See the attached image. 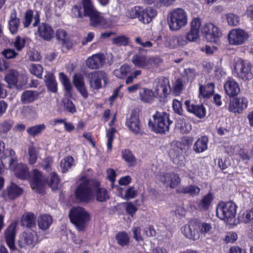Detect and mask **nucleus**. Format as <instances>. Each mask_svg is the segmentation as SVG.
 <instances>
[{"label":"nucleus","mask_w":253,"mask_h":253,"mask_svg":"<svg viewBox=\"0 0 253 253\" xmlns=\"http://www.w3.org/2000/svg\"><path fill=\"white\" fill-rule=\"evenodd\" d=\"M52 190H55L59 188V178L57 173L54 172L50 174V178L47 181L45 177L41 172L37 169L33 170V175L30 179V184L32 188L36 192L41 193L43 191V187L46 182Z\"/></svg>","instance_id":"f257e3e1"},{"label":"nucleus","mask_w":253,"mask_h":253,"mask_svg":"<svg viewBox=\"0 0 253 253\" xmlns=\"http://www.w3.org/2000/svg\"><path fill=\"white\" fill-rule=\"evenodd\" d=\"M99 186L98 181L84 179L77 187L75 196L80 201L88 202L94 199V192Z\"/></svg>","instance_id":"f03ea898"},{"label":"nucleus","mask_w":253,"mask_h":253,"mask_svg":"<svg viewBox=\"0 0 253 253\" xmlns=\"http://www.w3.org/2000/svg\"><path fill=\"white\" fill-rule=\"evenodd\" d=\"M152 118L153 120H149L148 125L154 132L163 134L169 131V125L172 122L169 120L168 114L157 111Z\"/></svg>","instance_id":"7ed1b4c3"},{"label":"nucleus","mask_w":253,"mask_h":253,"mask_svg":"<svg viewBox=\"0 0 253 253\" xmlns=\"http://www.w3.org/2000/svg\"><path fill=\"white\" fill-rule=\"evenodd\" d=\"M188 14L182 8H177L169 12L168 24L172 31H178L185 27L188 24Z\"/></svg>","instance_id":"20e7f679"},{"label":"nucleus","mask_w":253,"mask_h":253,"mask_svg":"<svg viewBox=\"0 0 253 253\" xmlns=\"http://www.w3.org/2000/svg\"><path fill=\"white\" fill-rule=\"evenodd\" d=\"M71 221L79 231L83 230L90 219L89 214L83 208H73L69 214Z\"/></svg>","instance_id":"39448f33"},{"label":"nucleus","mask_w":253,"mask_h":253,"mask_svg":"<svg viewBox=\"0 0 253 253\" xmlns=\"http://www.w3.org/2000/svg\"><path fill=\"white\" fill-rule=\"evenodd\" d=\"M236 213V206L233 202H220L217 206L216 216L229 224L234 223Z\"/></svg>","instance_id":"423d86ee"},{"label":"nucleus","mask_w":253,"mask_h":253,"mask_svg":"<svg viewBox=\"0 0 253 253\" xmlns=\"http://www.w3.org/2000/svg\"><path fill=\"white\" fill-rule=\"evenodd\" d=\"M234 72L236 76L244 81L253 78V65L247 60L238 59L235 63Z\"/></svg>","instance_id":"0eeeda50"},{"label":"nucleus","mask_w":253,"mask_h":253,"mask_svg":"<svg viewBox=\"0 0 253 253\" xmlns=\"http://www.w3.org/2000/svg\"><path fill=\"white\" fill-rule=\"evenodd\" d=\"M86 12L88 13L87 16L89 17L90 25L94 27L106 28L110 25L102 14L94 8L93 3L90 5L89 3H86Z\"/></svg>","instance_id":"6e6552de"},{"label":"nucleus","mask_w":253,"mask_h":253,"mask_svg":"<svg viewBox=\"0 0 253 253\" xmlns=\"http://www.w3.org/2000/svg\"><path fill=\"white\" fill-rule=\"evenodd\" d=\"M132 62L139 68L152 69L157 67L161 62V59L157 57H146L141 54L133 56Z\"/></svg>","instance_id":"1a4fd4ad"},{"label":"nucleus","mask_w":253,"mask_h":253,"mask_svg":"<svg viewBox=\"0 0 253 253\" xmlns=\"http://www.w3.org/2000/svg\"><path fill=\"white\" fill-rule=\"evenodd\" d=\"M154 85L156 97L165 98L171 92L169 80L167 78L164 77H158L155 80Z\"/></svg>","instance_id":"9d476101"},{"label":"nucleus","mask_w":253,"mask_h":253,"mask_svg":"<svg viewBox=\"0 0 253 253\" xmlns=\"http://www.w3.org/2000/svg\"><path fill=\"white\" fill-rule=\"evenodd\" d=\"M87 78L89 86L92 89H99L105 86L108 81L106 73L101 71H94L88 74Z\"/></svg>","instance_id":"9b49d317"},{"label":"nucleus","mask_w":253,"mask_h":253,"mask_svg":"<svg viewBox=\"0 0 253 253\" xmlns=\"http://www.w3.org/2000/svg\"><path fill=\"white\" fill-rule=\"evenodd\" d=\"M248 32L240 28L231 30L228 34V40L229 44L240 45L244 44L249 38Z\"/></svg>","instance_id":"f8f14e48"},{"label":"nucleus","mask_w":253,"mask_h":253,"mask_svg":"<svg viewBox=\"0 0 253 253\" xmlns=\"http://www.w3.org/2000/svg\"><path fill=\"white\" fill-rule=\"evenodd\" d=\"M157 178L166 187L171 189L177 188L181 183L179 175L173 172L161 173L158 175Z\"/></svg>","instance_id":"ddd939ff"},{"label":"nucleus","mask_w":253,"mask_h":253,"mask_svg":"<svg viewBox=\"0 0 253 253\" xmlns=\"http://www.w3.org/2000/svg\"><path fill=\"white\" fill-rule=\"evenodd\" d=\"M38 242L37 232L35 231L26 230L20 236L18 244L21 248H32Z\"/></svg>","instance_id":"4468645a"},{"label":"nucleus","mask_w":253,"mask_h":253,"mask_svg":"<svg viewBox=\"0 0 253 253\" xmlns=\"http://www.w3.org/2000/svg\"><path fill=\"white\" fill-rule=\"evenodd\" d=\"M201 32L204 34L206 39L209 42H215L222 35L219 28L211 23H207L201 27Z\"/></svg>","instance_id":"2eb2a0df"},{"label":"nucleus","mask_w":253,"mask_h":253,"mask_svg":"<svg viewBox=\"0 0 253 253\" xmlns=\"http://www.w3.org/2000/svg\"><path fill=\"white\" fill-rule=\"evenodd\" d=\"M248 104V99L244 97H236L230 100L228 110L231 112L240 113Z\"/></svg>","instance_id":"dca6fc26"},{"label":"nucleus","mask_w":253,"mask_h":253,"mask_svg":"<svg viewBox=\"0 0 253 253\" xmlns=\"http://www.w3.org/2000/svg\"><path fill=\"white\" fill-rule=\"evenodd\" d=\"M0 161L3 168L12 169V166L17 162L15 152L11 149H6L0 157Z\"/></svg>","instance_id":"f3484780"},{"label":"nucleus","mask_w":253,"mask_h":253,"mask_svg":"<svg viewBox=\"0 0 253 253\" xmlns=\"http://www.w3.org/2000/svg\"><path fill=\"white\" fill-rule=\"evenodd\" d=\"M188 112L192 113L199 118H204L206 113L205 108L203 105H197L190 100H186L184 102Z\"/></svg>","instance_id":"a211bd4d"},{"label":"nucleus","mask_w":253,"mask_h":253,"mask_svg":"<svg viewBox=\"0 0 253 253\" xmlns=\"http://www.w3.org/2000/svg\"><path fill=\"white\" fill-rule=\"evenodd\" d=\"M126 125L129 129L134 134L140 133L141 129V125L139 119L138 115L136 112H132L129 117L126 121Z\"/></svg>","instance_id":"6ab92c4d"},{"label":"nucleus","mask_w":253,"mask_h":253,"mask_svg":"<svg viewBox=\"0 0 253 253\" xmlns=\"http://www.w3.org/2000/svg\"><path fill=\"white\" fill-rule=\"evenodd\" d=\"M17 226L16 222L12 223L5 232V237L6 244L11 251L16 250L15 245V228Z\"/></svg>","instance_id":"aec40b11"},{"label":"nucleus","mask_w":253,"mask_h":253,"mask_svg":"<svg viewBox=\"0 0 253 253\" xmlns=\"http://www.w3.org/2000/svg\"><path fill=\"white\" fill-rule=\"evenodd\" d=\"M105 63V56L103 54L97 53L88 57L86 64L90 69H98L101 68Z\"/></svg>","instance_id":"412c9836"},{"label":"nucleus","mask_w":253,"mask_h":253,"mask_svg":"<svg viewBox=\"0 0 253 253\" xmlns=\"http://www.w3.org/2000/svg\"><path fill=\"white\" fill-rule=\"evenodd\" d=\"M156 9L151 6L143 8L141 7L139 20L144 24H149L157 15Z\"/></svg>","instance_id":"4be33fe9"},{"label":"nucleus","mask_w":253,"mask_h":253,"mask_svg":"<svg viewBox=\"0 0 253 253\" xmlns=\"http://www.w3.org/2000/svg\"><path fill=\"white\" fill-rule=\"evenodd\" d=\"M87 2L92 5V2L91 0H82V2L74 5L71 9L72 16L77 18H82L87 16L88 13L86 12L85 9Z\"/></svg>","instance_id":"5701e85b"},{"label":"nucleus","mask_w":253,"mask_h":253,"mask_svg":"<svg viewBox=\"0 0 253 253\" xmlns=\"http://www.w3.org/2000/svg\"><path fill=\"white\" fill-rule=\"evenodd\" d=\"M195 229V224L190 222L181 227V232L186 238L196 240L200 238V233Z\"/></svg>","instance_id":"b1692460"},{"label":"nucleus","mask_w":253,"mask_h":253,"mask_svg":"<svg viewBox=\"0 0 253 253\" xmlns=\"http://www.w3.org/2000/svg\"><path fill=\"white\" fill-rule=\"evenodd\" d=\"M225 92L229 96H234L238 94L240 88L238 83L234 79L229 78L224 83Z\"/></svg>","instance_id":"393cba45"},{"label":"nucleus","mask_w":253,"mask_h":253,"mask_svg":"<svg viewBox=\"0 0 253 253\" xmlns=\"http://www.w3.org/2000/svg\"><path fill=\"white\" fill-rule=\"evenodd\" d=\"M38 33L41 38L46 41H50L53 37L54 31L48 24L42 23L40 25Z\"/></svg>","instance_id":"a878e982"},{"label":"nucleus","mask_w":253,"mask_h":253,"mask_svg":"<svg viewBox=\"0 0 253 253\" xmlns=\"http://www.w3.org/2000/svg\"><path fill=\"white\" fill-rule=\"evenodd\" d=\"M39 93L35 90H27L21 95L20 100L22 104L31 103L38 99Z\"/></svg>","instance_id":"bb28decb"},{"label":"nucleus","mask_w":253,"mask_h":253,"mask_svg":"<svg viewBox=\"0 0 253 253\" xmlns=\"http://www.w3.org/2000/svg\"><path fill=\"white\" fill-rule=\"evenodd\" d=\"M73 83L77 90L82 96L86 98L88 96V93L85 87L83 77L79 75H75L73 78Z\"/></svg>","instance_id":"cd10ccee"},{"label":"nucleus","mask_w":253,"mask_h":253,"mask_svg":"<svg viewBox=\"0 0 253 253\" xmlns=\"http://www.w3.org/2000/svg\"><path fill=\"white\" fill-rule=\"evenodd\" d=\"M214 84L212 83L207 84L205 85H200L199 96L204 98H210L214 93Z\"/></svg>","instance_id":"c85d7f7f"},{"label":"nucleus","mask_w":253,"mask_h":253,"mask_svg":"<svg viewBox=\"0 0 253 253\" xmlns=\"http://www.w3.org/2000/svg\"><path fill=\"white\" fill-rule=\"evenodd\" d=\"M37 221L39 228L45 231L49 229L53 222V219L50 215L44 214L39 216Z\"/></svg>","instance_id":"c756f323"},{"label":"nucleus","mask_w":253,"mask_h":253,"mask_svg":"<svg viewBox=\"0 0 253 253\" xmlns=\"http://www.w3.org/2000/svg\"><path fill=\"white\" fill-rule=\"evenodd\" d=\"M15 175L22 179H25L29 175L27 166L21 163L17 164L11 169Z\"/></svg>","instance_id":"7c9ffc66"},{"label":"nucleus","mask_w":253,"mask_h":253,"mask_svg":"<svg viewBox=\"0 0 253 253\" xmlns=\"http://www.w3.org/2000/svg\"><path fill=\"white\" fill-rule=\"evenodd\" d=\"M139 94L140 100L146 103L152 102L156 97L154 91L147 88H142L139 90Z\"/></svg>","instance_id":"2f4dec72"},{"label":"nucleus","mask_w":253,"mask_h":253,"mask_svg":"<svg viewBox=\"0 0 253 253\" xmlns=\"http://www.w3.org/2000/svg\"><path fill=\"white\" fill-rule=\"evenodd\" d=\"M20 25V21L17 17L15 10H13L11 12L9 20L8 21L9 29L11 33L14 34L17 33L19 26Z\"/></svg>","instance_id":"473e14b6"},{"label":"nucleus","mask_w":253,"mask_h":253,"mask_svg":"<svg viewBox=\"0 0 253 253\" xmlns=\"http://www.w3.org/2000/svg\"><path fill=\"white\" fill-rule=\"evenodd\" d=\"M36 216L33 213L26 212L22 216L21 223L22 226L32 227L36 225Z\"/></svg>","instance_id":"72a5a7b5"},{"label":"nucleus","mask_w":253,"mask_h":253,"mask_svg":"<svg viewBox=\"0 0 253 253\" xmlns=\"http://www.w3.org/2000/svg\"><path fill=\"white\" fill-rule=\"evenodd\" d=\"M19 73L15 70L10 69L4 77V81L8 84L9 87L16 85L18 83Z\"/></svg>","instance_id":"f704fd0d"},{"label":"nucleus","mask_w":253,"mask_h":253,"mask_svg":"<svg viewBox=\"0 0 253 253\" xmlns=\"http://www.w3.org/2000/svg\"><path fill=\"white\" fill-rule=\"evenodd\" d=\"M208 138L206 136L199 138L193 145V150L196 153H202L208 148Z\"/></svg>","instance_id":"c9c22d12"},{"label":"nucleus","mask_w":253,"mask_h":253,"mask_svg":"<svg viewBox=\"0 0 253 253\" xmlns=\"http://www.w3.org/2000/svg\"><path fill=\"white\" fill-rule=\"evenodd\" d=\"M7 192L8 197L11 199H14L22 194L23 189L14 183H11L7 188Z\"/></svg>","instance_id":"e433bc0d"},{"label":"nucleus","mask_w":253,"mask_h":253,"mask_svg":"<svg viewBox=\"0 0 253 253\" xmlns=\"http://www.w3.org/2000/svg\"><path fill=\"white\" fill-rule=\"evenodd\" d=\"M44 81L48 88L52 92L57 91V84L53 74L48 72L44 77Z\"/></svg>","instance_id":"4c0bfd02"},{"label":"nucleus","mask_w":253,"mask_h":253,"mask_svg":"<svg viewBox=\"0 0 253 253\" xmlns=\"http://www.w3.org/2000/svg\"><path fill=\"white\" fill-rule=\"evenodd\" d=\"M213 194L209 192L205 195L200 201L198 207L201 210H207L211 206V203L213 200Z\"/></svg>","instance_id":"58836bf2"},{"label":"nucleus","mask_w":253,"mask_h":253,"mask_svg":"<svg viewBox=\"0 0 253 253\" xmlns=\"http://www.w3.org/2000/svg\"><path fill=\"white\" fill-rule=\"evenodd\" d=\"M177 192L184 194H187L191 196L198 195L200 191V188L195 185H190L185 187L177 189Z\"/></svg>","instance_id":"ea45409f"},{"label":"nucleus","mask_w":253,"mask_h":253,"mask_svg":"<svg viewBox=\"0 0 253 253\" xmlns=\"http://www.w3.org/2000/svg\"><path fill=\"white\" fill-rule=\"evenodd\" d=\"M75 161L72 156H67L62 159L60 164L61 171L67 172L74 165Z\"/></svg>","instance_id":"a19ab883"},{"label":"nucleus","mask_w":253,"mask_h":253,"mask_svg":"<svg viewBox=\"0 0 253 253\" xmlns=\"http://www.w3.org/2000/svg\"><path fill=\"white\" fill-rule=\"evenodd\" d=\"M115 238L118 244L122 247H125L129 245L130 238L128 234L125 231L118 233L116 235Z\"/></svg>","instance_id":"79ce46f5"},{"label":"nucleus","mask_w":253,"mask_h":253,"mask_svg":"<svg viewBox=\"0 0 253 253\" xmlns=\"http://www.w3.org/2000/svg\"><path fill=\"white\" fill-rule=\"evenodd\" d=\"M17 112L21 117L24 118L32 117L37 114L33 106H23L19 108Z\"/></svg>","instance_id":"37998d69"},{"label":"nucleus","mask_w":253,"mask_h":253,"mask_svg":"<svg viewBox=\"0 0 253 253\" xmlns=\"http://www.w3.org/2000/svg\"><path fill=\"white\" fill-rule=\"evenodd\" d=\"M96 192V200L99 202H105L109 199L108 191L104 188L99 186L95 189Z\"/></svg>","instance_id":"c03bdc74"},{"label":"nucleus","mask_w":253,"mask_h":253,"mask_svg":"<svg viewBox=\"0 0 253 253\" xmlns=\"http://www.w3.org/2000/svg\"><path fill=\"white\" fill-rule=\"evenodd\" d=\"M130 68L127 65H123L120 68L114 71V75L120 79L124 78L130 72Z\"/></svg>","instance_id":"a18cd8bd"},{"label":"nucleus","mask_w":253,"mask_h":253,"mask_svg":"<svg viewBox=\"0 0 253 253\" xmlns=\"http://www.w3.org/2000/svg\"><path fill=\"white\" fill-rule=\"evenodd\" d=\"M122 156L129 166H133L135 164V159L129 150L126 149L122 151Z\"/></svg>","instance_id":"49530a36"},{"label":"nucleus","mask_w":253,"mask_h":253,"mask_svg":"<svg viewBox=\"0 0 253 253\" xmlns=\"http://www.w3.org/2000/svg\"><path fill=\"white\" fill-rule=\"evenodd\" d=\"M29 70L32 75L38 78H42L43 68L41 65L34 63L31 64L29 65Z\"/></svg>","instance_id":"de8ad7c7"},{"label":"nucleus","mask_w":253,"mask_h":253,"mask_svg":"<svg viewBox=\"0 0 253 253\" xmlns=\"http://www.w3.org/2000/svg\"><path fill=\"white\" fill-rule=\"evenodd\" d=\"M225 16L228 25L236 26L239 24L240 19L237 15L233 13H229L226 14Z\"/></svg>","instance_id":"09e8293b"},{"label":"nucleus","mask_w":253,"mask_h":253,"mask_svg":"<svg viewBox=\"0 0 253 253\" xmlns=\"http://www.w3.org/2000/svg\"><path fill=\"white\" fill-rule=\"evenodd\" d=\"M45 129V126L44 124H40L29 127L27 131L30 135L36 136L40 134Z\"/></svg>","instance_id":"8fccbe9b"},{"label":"nucleus","mask_w":253,"mask_h":253,"mask_svg":"<svg viewBox=\"0 0 253 253\" xmlns=\"http://www.w3.org/2000/svg\"><path fill=\"white\" fill-rule=\"evenodd\" d=\"M200 235L205 236L207 234H210L212 227L211 224L207 222H202L198 226Z\"/></svg>","instance_id":"3c124183"},{"label":"nucleus","mask_w":253,"mask_h":253,"mask_svg":"<svg viewBox=\"0 0 253 253\" xmlns=\"http://www.w3.org/2000/svg\"><path fill=\"white\" fill-rule=\"evenodd\" d=\"M141 11V7L134 6L128 9L126 12V15L129 18L133 19L136 17L139 18Z\"/></svg>","instance_id":"603ef678"},{"label":"nucleus","mask_w":253,"mask_h":253,"mask_svg":"<svg viewBox=\"0 0 253 253\" xmlns=\"http://www.w3.org/2000/svg\"><path fill=\"white\" fill-rule=\"evenodd\" d=\"M59 79L62 84L64 86L67 91H69L72 87L70 81L67 76L63 72L60 73L59 74Z\"/></svg>","instance_id":"864d4df0"},{"label":"nucleus","mask_w":253,"mask_h":253,"mask_svg":"<svg viewBox=\"0 0 253 253\" xmlns=\"http://www.w3.org/2000/svg\"><path fill=\"white\" fill-rule=\"evenodd\" d=\"M29 152V163L30 164H35L37 160L38 151L36 148L33 146H30L28 150Z\"/></svg>","instance_id":"5fc2aeb1"},{"label":"nucleus","mask_w":253,"mask_h":253,"mask_svg":"<svg viewBox=\"0 0 253 253\" xmlns=\"http://www.w3.org/2000/svg\"><path fill=\"white\" fill-rule=\"evenodd\" d=\"M201 19L199 17L193 18L190 24V29L199 33L200 28L201 27Z\"/></svg>","instance_id":"6e6d98bb"},{"label":"nucleus","mask_w":253,"mask_h":253,"mask_svg":"<svg viewBox=\"0 0 253 253\" xmlns=\"http://www.w3.org/2000/svg\"><path fill=\"white\" fill-rule=\"evenodd\" d=\"M112 42L118 45H126L128 42V38L124 35L119 36L113 38Z\"/></svg>","instance_id":"4d7b16f0"},{"label":"nucleus","mask_w":253,"mask_h":253,"mask_svg":"<svg viewBox=\"0 0 253 253\" xmlns=\"http://www.w3.org/2000/svg\"><path fill=\"white\" fill-rule=\"evenodd\" d=\"M189 42H196L199 38V33L189 30L185 34Z\"/></svg>","instance_id":"13d9d810"},{"label":"nucleus","mask_w":253,"mask_h":253,"mask_svg":"<svg viewBox=\"0 0 253 253\" xmlns=\"http://www.w3.org/2000/svg\"><path fill=\"white\" fill-rule=\"evenodd\" d=\"M12 126L11 121L6 120L3 121L0 124V132L1 133H6L10 130Z\"/></svg>","instance_id":"bf43d9fd"},{"label":"nucleus","mask_w":253,"mask_h":253,"mask_svg":"<svg viewBox=\"0 0 253 253\" xmlns=\"http://www.w3.org/2000/svg\"><path fill=\"white\" fill-rule=\"evenodd\" d=\"M116 132V130L114 128H111L109 129L106 134L107 137V146L108 150H111L112 149V143L114 139V135Z\"/></svg>","instance_id":"052dcab7"},{"label":"nucleus","mask_w":253,"mask_h":253,"mask_svg":"<svg viewBox=\"0 0 253 253\" xmlns=\"http://www.w3.org/2000/svg\"><path fill=\"white\" fill-rule=\"evenodd\" d=\"M184 84L181 79H178L174 83L173 89L176 95H179L183 89Z\"/></svg>","instance_id":"680f3d73"},{"label":"nucleus","mask_w":253,"mask_h":253,"mask_svg":"<svg viewBox=\"0 0 253 253\" xmlns=\"http://www.w3.org/2000/svg\"><path fill=\"white\" fill-rule=\"evenodd\" d=\"M178 127L181 132L183 133H187L192 129V126L190 123L182 121L178 124Z\"/></svg>","instance_id":"e2e57ef3"},{"label":"nucleus","mask_w":253,"mask_h":253,"mask_svg":"<svg viewBox=\"0 0 253 253\" xmlns=\"http://www.w3.org/2000/svg\"><path fill=\"white\" fill-rule=\"evenodd\" d=\"M172 107L175 113L179 115H183V109L181 103L176 99L173 100Z\"/></svg>","instance_id":"0e129e2a"},{"label":"nucleus","mask_w":253,"mask_h":253,"mask_svg":"<svg viewBox=\"0 0 253 253\" xmlns=\"http://www.w3.org/2000/svg\"><path fill=\"white\" fill-rule=\"evenodd\" d=\"M134 41L137 44L144 48H149L153 46V43L150 41L144 40L140 37L136 38Z\"/></svg>","instance_id":"69168bd1"},{"label":"nucleus","mask_w":253,"mask_h":253,"mask_svg":"<svg viewBox=\"0 0 253 253\" xmlns=\"http://www.w3.org/2000/svg\"><path fill=\"white\" fill-rule=\"evenodd\" d=\"M33 17V11L31 10H27L25 14L24 21L23 22L24 27H28L31 24Z\"/></svg>","instance_id":"338daca9"},{"label":"nucleus","mask_w":253,"mask_h":253,"mask_svg":"<svg viewBox=\"0 0 253 253\" xmlns=\"http://www.w3.org/2000/svg\"><path fill=\"white\" fill-rule=\"evenodd\" d=\"M137 190L134 187H130L126 191L125 198L127 200L134 198L137 195Z\"/></svg>","instance_id":"774afa93"}]
</instances>
